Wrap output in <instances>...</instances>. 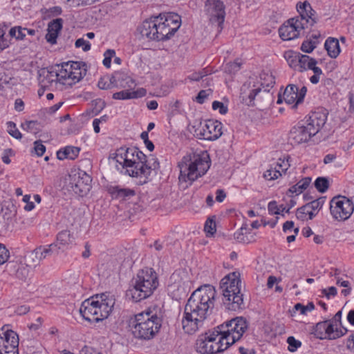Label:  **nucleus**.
Here are the masks:
<instances>
[{"mask_svg":"<svg viewBox=\"0 0 354 354\" xmlns=\"http://www.w3.org/2000/svg\"><path fill=\"white\" fill-rule=\"evenodd\" d=\"M277 167H280L281 171L285 173L290 167L289 157L286 159L279 158L277 162Z\"/></svg>","mask_w":354,"mask_h":354,"instance_id":"nucleus-49","label":"nucleus"},{"mask_svg":"<svg viewBox=\"0 0 354 354\" xmlns=\"http://www.w3.org/2000/svg\"><path fill=\"white\" fill-rule=\"evenodd\" d=\"M9 257V251L3 244L0 243V265L6 262L8 260Z\"/></svg>","mask_w":354,"mask_h":354,"instance_id":"nucleus-46","label":"nucleus"},{"mask_svg":"<svg viewBox=\"0 0 354 354\" xmlns=\"http://www.w3.org/2000/svg\"><path fill=\"white\" fill-rule=\"evenodd\" d=\"M330 210L335 219L338 221H345L353 214L354 205L348 198L342 196H338L334 197L330 201Z\"/></svg>","mask_w":354,"mask_h":354,"instance_id":"nucleus-13","label":"nucleus"},{"mask_svg":"<svg viewBox=\"0 0 354 354\" xmlns=\"http://www.w3.org/2000/svg\"><path fill=\"white\" fill-rule=\"evenodd\" d=\"M80 152V148L75 147H66L63 150H59L57 153V158L64 160L68 158L70 160L75 159Z\"/></svg>","mask_w":354,"mask_h":354,"instance_id":"nucleus-31","label":"nucleus"},{"mask_svg":"<svg viewBox=\"0 0 354 354\" xmlns=\"http://www.w3.org/2000/svg\"><path fill=\"white\" fill-rule=\"evenodd\" d=\"M114 304L115 299L112 295H96L82 303L80 313L86 321L98 322L109 317Z\"/></svg>","mask_w":354,"mask_h":354,"instance_id":"nucleus-5","label":"nucleus"},{"mask_svg":"<svg viewBox=\"0 0 354 354\" xmlns=\"http://www.w3.org/2000/svg\"><path fill=\"white\" fill-rule=\"evenodd\" d=\"M75 241L73 234L68 230H63L60 232L57 236V242L55 244L57 245V250H64L65 248L72 245Z\"/></svg>","mask_w":354,"mask_h":354,"instance_id":"nucleus-27","label":"nucleus"},{"mask_svg":"<svg viewBox=\"0 0 354 354\" xmlns=\"http://www.w3.org/2000/svg\"><path fill=\"white\" fill-rule=\"evenodd\" d=\"M114 159L118 169L129 176L139 179L140 184L146 183L153 170L158 168L159 163L153 156L147 158L136 147H121L116 151Z\"/></svg>","mask_w":354,"mask_h":354,"instance_id":"nucleus-2","label":"nucleus"},{"mask_svg":"<svg viewBox=\"0 0 354 354\" xmlns=\"http://www.w3.org/2000/svg\"><path fill=\"white\" fill-rule=\"evenodd\" d=\"M56 73L58 82L69 86L78 82L85 74L80 69V63L77 62L63 64Z\"/></svg>","mask_w":354,"mask_h":354,"instance_id":"nucleus-11","label":"nucleus"},{"mask_svg":"<svg viewBox=\"0 0 354 354\" xmlns=\"http://www.w3.org/2000/svg\"><path fill=\"white\" fill-rule=\"evenodd\" d=\"M268 211L270 214H279V207H278L275 201H271L268 204Z\"/></svg>","mask_w":354,"mask_h":354,"instance_id":"nucleus-54","label":"nucleus"},{"mask_svg":"<svg viewBox=\"0 0 354 354\" xmlns=\"http://www.w3.org/2000/svg\"><path fill=\"white\" fill-rule=\"evenodd\" d=\"M22 129L32 133H37L39 129V124L37 121H27L21 124Z\"/></svg>","mask_w":354,"mask_h":354,"instance_id":"nucleus-37","label":"nucleus"},{"mask_svg":"<svg viewBox=\"0 0 354 354\" xmlns=\"http://www.w3.org/2000/svg\"><path fill=\"white\" fill-rule=\"evenodd\" d=\"M243 228L241 227V232H238V233H236L234 234V237L235 239L239 241V242H241V243H248V240L245 238V236H243Z\"/></svg>","mask_w":354,"mask_h":354,"instance_id":"nucleus-57","label":"nucleus"},{"mask_svg":"<svg viewBox=\"0 0 354 354\" xmlns=\"http://www.w3.org/2000/svg\"><path fill=\"white\" fill-rule=\"evenodd\" d=\"M347 319L351 324L354 326V310L349 311L347 315Z\"/></svg>","mask_w":354,"mask_h":354,"instance_id":"nucleus-64","label":"nucleus"},{"mask_svg":"<svg viewBox=\"0 0 354 354\" xmlns=\"http://www.w3.org/2000/svg\"><path fill=\"white\" fill-rule=\"evenodd\" d=\"M26 32L27 28H22L21 26H15L10 28L9 34L17 40H23L26 35Z\"/></svg>","mask_w":354,"mask_h":354,"instance_id":"nucleus-34","label":"nucleus"},{"mask_svg":"<svg viewBox=\"0 0 354 354\" xmlns=\"http://www.w3.org/2000/svg\"><path fill=\"white\" fill-rule=\"evenodd\" d=\"M97 85L100 89H109L111 88V84L105 82L104 79L103 78L100 80Z\"/></svg>","mask_w":354,"mask_h":354,"instance_id":"nucleus-60","label":"nucleus"},{"mask_svg":"<svg viewBox=\"0 0 354 354\" xmlns=\"http://www.w3.org/2000/svg\"><path fill=\"white\" fill-rule=\"evenodd\" d=\"M179 180L192 183L206 174L210 167V159L207 151L189 154L179 163Z\"/></svg>","mask_w":354,"mask_h":354,"instance_id":"nucleus-6","label":"nucleus"},{"mask_svg":"<svg viewBox=\"0 0 354 354\" xmlns=\"http://www.w3.org/2000/svg\"><path fill=\"white\" fill-rule=\"evenodd\" d=\"M8 133L16 139H21L22 137L21 133L17 129L16 124L13 122H8Z\"/></svg>","mask_w":354,"mask_h":354,"instance_id":"nucleus-42","label":"nucleus"},{"mask_svg":"<svg viewBox=\"0 0 354 354\" xmlns=\"http://www.w3.org/2000/svg\"><path fill=\"white\" fill-rule=\"evenodd\" d=\"M190 285L191 281L185 271H176L170 277L169 286L174 292L177 291L179 295H185L189 290Z\"/></svg>","mask_w":354,"mask_h":354,"instance_id":"nucleus-19","label":"nucleus"},{"mask_svg":"<svg viewBox=\"0 0 354 354\" xmlns=\"http://www.w3.org/2000/svg\"><path fill=\"white\" fill-rule=\"evenodd\" d=\"M310 182H311V178H310V177H306V178H302L301 180H299L297 183V186H298L299 189H300L299 191L303 192L304 190L307 189V187L309 186Z\"/></svg>","mask_w":354,"mask_h":354,"instance_id":"nucleus-52","label":"nucleus"},{"mask_svg":"<svg viewBox=\"0 0 354 354\" xmlns=\"http://www.w3.org/2000/svg\"><path fill=\"white\" fill-rule=\"evenodd\" d=\"M324 203V199L323 198H319L304 205L303 210L310 209V211L317 214L318 211L322 207Z\"/></svg>","mask_w":354,"mask_h":354,"instance_id":"nucleus-36","label":"nucleus"},{"mask_svg":"<svg viewBox=\"0 0 354 354\" xmlns=\"http://www.w3.org/2000/svg\"><path fill=\"white\" fill-rule=\"evenodd\" d=\"M28 274V270L26 268L22 266L17 270V275L19 278L24 279L26 278V274Z\"/></svg>","mask_w":354,"mask_h":354,"instance_id":"nucleus-59","label":"nucleus"},{"mask_svg":"<svg viewBox=\"0 0 354 354\" xmlns=\"http://www.w3.org/2000/svg\"><path fill=\"white\" fill-rule=\"evenodd\" d=\"M315 308V306L313 303H308L306 306H304L300 303L296 304L292 310H290V313L292 316H294V314L297 311H299L301 315H306L307 311H311Z\"/></svg>","mask_w":354,"mask_h":354,"instance_id":"nucleus-35","label":"nucleus"},{"mask_svg":"<svg viewBox=\"0 0 354 354\" xmlns=\"http://www.w3.org/2000/svg\"><path fill=\"white\" fill-rule=\"evenodd\" d=\"M204 230L207 234L213 235L216 232V223L214 220L208 218L205 224Z\"/></svg>","mask_w":354,"mask_h":354,"instance_id":"nucleus-44","label":"nucleus"},{"mask_svg":"<svg viewBox=\"0 0 354 354\" xmlns=\"http://www.w3.org/2000/svg\"><path fill=\"white\" fill-rule=\"evenodd\" d=\"M304 206L299 207L297 210L296 216L297 217L302 221L307 219V215H308L309 219H313V218L316 215V213L310 211V209H307L305 210H303Z\"/></svg>","mask_w":354,"mask_h":354,"instance_id":"nucleus-40","label":"nucleus"},{"mask_svg":"<svg viewBox=\"0 0 354 354\" xmlns=\"http://www.w3.org/2000/svg\"><path fill=\"white\" fill-rule=\"evenodd\" d=\"M38 81L43 88H48L57 80L56 71H49L46 68H41L38 71Z\"/></svg>","mask_w":354,"mask_h":354,"instance_id":"nucleus-26","label":"nucleus"},{"mask_svg":"<svg viewBox=\"0 0 354 354\" xmlns=\"http://www.w3.org/2000/svg\"><path fill=\"white\" fill-rule=\"evenodd\" d=\"M204 10L209 22L217 26L218 31H221L225 16L223 3L220 0H207Z\"/></svg>","mask_w":354,"mask_h":354,"instance_id":"nucleus-14","label":"nucleus"},{"mask_svg":"<svg viewBox=\"0 0 354 354\" xmlns=\"http://www.w3.org/2000/svg\"><path fill=\"white\" fill-rule=\"evenodd\" d=\"M297 8L299 15L291 19H298L301 24H304V29L308 28V26H313L317 23V19L314 17L315 12L308 2L297 3Z\"/></svg>","mask_w":354,"mask_h":354,"instance_id":"nucleus-20","label":"nucleus"},{"mask_svg":"<svg viewBox=\"0 0 354 354\" xmlns=\"http://www.w3.org/2000/svg\"><path fill=\"white\" fill-rule=\"evenodd\" d=\"M281 176V171L277 169V167H270V168L267 169L263 174V177L268 180L277 179Z\"/></svg>","mask_w":354,"mask_h":354,"instance_id":"nucleus-41","label":"nucleus"},{"mask_svg":"<svg viewBox=\"0 0 354 354\" xmlns=\"http://www.w3.org/2000/svg\"><path fill=\"white\" fill-rule=\"evenodd\" d=\"M146 93L147 91L143 88H140L138 90L133 91H131L129 90H124L115 93L113 95V98L115 100L136 99L145 96Z\"/></svg>","mask_w":354,"mask_h":354,"instance_id":"nucleus-28","label":"nucleus"},{"mask_svg":"<svg viewBox=\"0 0 354 354\" xmlns=\"http://www.w3.org/2000/svg\"><path fill=\"white\" fill-rule=\"evenodd\" d=\"M336 284L344 288H348L350 282L348 281L343 280L340 277H337Z\"/></svg>","mask_w":354,"mask_h":354,"instance_id":"nucleus-63","label":"nucleus"},{"mask_svg":"<svg viewBox=\"0 0 354 354\" xmlns=\"http://www.w3.org/2000/svg\"><path fill=\"white\" fill-rule=\"evenodd\" d=\"M317 327L325 331V339H335L342 337L347 332V329L344 327L338 328V324L330 321H326L317 324Z\"/></svg>","mask_w":354,"mask_h":354,"instance_id":"nucleus-22","label":"nucleus"},{"mask_svg":"<svg viewBox=\"0 0 354 354\" xmlns=\"http://www.w3.org/2000/svg\"><path fill=\"white\" fill-rule=\"evenodd\" d=\"M115 51L113 50L109 49L104 53V59L103 60V64L109 68L111 66V58L115 55Z\"/></svg>","mask_w":354,"mask_h":354,"instance_id":"nucleus-48","label":"nucleus"},{"mask_svg":"<svg viewBox=\"0 0 354 354\" xmlns=\"http://www.w3.org/2000/svg\"><path fill=\"white\" fill-rule=\"evenodd\" d=\"M299 56V53H296L293 51H288L286 52L284 54V57L287 60L289 66L296 71L297 67H298Z\"/></svg>","mask_w":354,"mask_h":354,"instance_id":"nucleus-32","label":"nucleus"},{"mask_svg":"<svg viewBox=\"0 0 354 354\" xmlns=\"http://www.w3.org/2000/svg\"><path fill=\"white\" fill-rule=\"evenodd\" d=\"M5 30L0 26V50H2L9 46L8 41L4 38Z\"/></svg>","mask_w":354,"mask_h":354,"instance_id":"nucleus-53","label":"nucleus"},{"mask_svg":"<svg viewBox=\"0 0 354 354\" xmlns=\"http://www.w3.org/2000/svg\"><path fill=\"white\" fill-rule=\"evenodd\" d=\"M57 245L52 243L47 246H40L36 248L31 254L33 257V261L39 263L41 260L46 259L47 257L50 256L53 253H58Z\"/></svg>","mask_w":354,"mask_h":354,"instance_id":"nucleus-24","label":"nucleus"},{"mask_svg":"<svg viewBox=\"0 0 354 354\" xmlns=\"http://www.w3.org/2000/svg\"><path fill=\"white\" fill-rule=\"evenodd\" d=\"M63 20L58 18L53 20L48 24V32L46 35V39L48 42L55 44L57 42V37L62 28Z\"/></svg>","mask_w":354,"mask_h":354,"instance_id":"nucleus-25","label":"nucleus"},{"mask_svg":"<svg viewBox=\"0 0 354 354\" xmlns=\"http://www.w3.org/2000/svg\"><path fill=\"white\" fill-rule=\"evenodd\" d=\"M207 73L203 71L198 73H194L189 76V79L192 81H199L203 77L206 76Z\"/></svg>","mask_w":354,"mask_h":354,"instance_id":"nucleus-56","label":"nucleus"},{"mask_svg":"<svg viewBox=\"0 0 354 354\" xmlns=\"http://www.w3.org/2000/svg\"><path fill=\"white\" fill-rule=\"evenodd\" d=\"M76 48H82L84 51H88L91 48V44L88 41H86L83 38H80L75 41Z\"/></svg>","mask_w":354,"mask_h":354,"instance_id":"nucleus-47","label":"nucleus"},{"mask_svg":"<svg viewBox=\"0 0 354 354\" xmlns=\"http://www.w3.org/2000/svg\"><path fill=\"white\" fill-rule=\"evenodd\" d=\"M322 292L328 299H329L330 296H335L337 291L335 287L331 286L328 289H324Z\"/></svg>","mask_w":354,"mask_h":354,"instance_id":"nucleus-55","label":"nucleus"},{"mask_svg":"<svg viewBox=\"0 0 354 354\" xmlns=\"http://www.w3.org/2000/svg\"><path fill=\"white\" fill-rule=\"evenodd\" d=\"M315 134L307 125L294 127L289 134L292 143L301 144L308 142Z\"/></svg>","mask_w":354,"mask_h":354,"instance_id":"nucleus-21","label":"nucleus"},{"mask_svg":"<svg viewBox=\"0 0 354 354\" xmlns=\"http://www.w3.org/2000/svg\"><path fill=\"white\" fill-rule=\"evenodd\" d=\"M297 91L298 88L295 85L289 84L287 86L283 94V99L286 103L294 104V106L299 104Z\"/></svg>","mask_w":354,"mask_h":354,"instance_id":"nucleus-30","label":"nucleus"},{"mask_svg":"<svg viewBox=\"0 0 354 354\" xmlns=\"http://www.w3.org/2000/svg\"><path fill=\"white\" fill-rule=\"evenodd\" d=\"M212 93L211 89L201 90L196 97V101L199 104H203Z\"/></svg>","mask_w":354,"mask_h":354,"instance_id":"nucleus-45","label":"nucleus"},{"mask_svg":"<svg viewBox=\"0 0 354 354\" xmlns=\"http://www.w3.org/2000/svg\"><path fill=\"white\" fill-rule=\"evenodd\" d=\"M156 272L149 268L140 270L132 280V287L128 290L127 295L131 296L135 302L150 297L158 286Z\"/></svg>","mask_w":354,"mask_h":354,"instance_id":"nucleus-7","label":"nucleus"},{"mask_svg":"<svg viewBox=\"0 0 354 354\" xmlns=\"http://www.w3.org/2000/svg\"><path fill=\"white\" fill-rule=\"evenodd\" d=\"M15 109L17 111H22L24 109V103L21 99H17L15 102Z\"/></svg>","mask_w":354,"mask_h":354,"instance_id":"nucleus-58","label":"nucleus"},{"mask_svg":"<svg viewBox=\"0 0 354 354\" xmlns=\"http://www.w3.org/2000/svg\"><path fill=\"white\" fill-rule=\"evenodd\" d=\"M317 62L315 59L299 53L297 71L300 73L307 70L313 71L314 75L310 77V82L313 84H316L319 82L321 77L324 75L322 70L317 66Z\"/></svg>","mask_w":354,"mask_h":354,"instance_id":"nucleus-16","label":"nucleus"},{"mask_svg":"<svg viewBox=\"0 0 354 354\" xmlns=\"http://www.w3.org/2000/svg\"><path fill=\"white\" fill-rule=\"evenodd\" d=\"M227 330H220L221 335L225 341L226 347L238 341L247 329L246 321L242 317H236L226 322Z\"/></svg>","mask_w":354,"mask_h":354,"instance_id":"nucleus-12","label":"nucleus"},{"mask_svg":"<svg viewBox=\"0 0 354 354\" xmlns=\"http://www.w3.org/2000/svg\"><path fill=\"white\" fill-rule=\"evenodd\" d=\"M324 48L331 58L337 57L341 52L339 40L334 37H328L326 40Z\"/></svg>","mask_w":354,"mask_h":354,"instance_id":"nucleus-29","label":"nucleus"},{"mask_svg":"<svg viewBox=\"0 0 354 354\" xmlns=\"http://www.w3.org/2000/svg\"><path fill=\"white\" fill-rule=\"evenodd\" d=\"M275 84V77L271 72H263L260 75V81L250 79L241 88V98L248 106L254 105L256 97L265 95L270 97L269 88Z\"/></svg>","mask_w":354,"mask_h":354,"instance_id":"nucleus-8","label":"nucleus"},{"mask_svg":"<svg viewBox=\"0 0 354 354\" xmlns=\"http://www.w3.org/2000/svg\"><path fill=\"white\" fill-rule=\"evenodd\" d=\"M34 145H35L34 149H35V153L38 156H41L46 151L45 146L41 143V142L40 140L35 141L34 142Z\"/></svg>","mask_w":354,"mask_h":354,"instance_id":"nucleus-50","label":"nucleus"},{"mask_svg":"<svg viewBox=\"0 0 354 354\" xmlns=\"http://www.w3.org/2000/svg\"><path fill=\"white\" fill-rule=\"evenodd\" d=\"M212 109L214 110L218 109L219 113L223 115L227 112V107L225 106L223 103L218 101H214L212 103Z\"/></svg>","mask_w":354,"mask_h":354,"instance_id":"nucleus-51","label":"nucleus"},{"mask_svg":"<svg viewBox=\"0 0 354 354\" xmlns=\"http://www.w3.org/2000/svg\"><path fill=\"white\" fill-rule=\"evenodd\" d=\"M227 348L218 330L199 337L196 343V350L201 354H216L224 351Z\"/></svg>","mask_w":354,"mask_h":354,"instance_id":"nucleus-10","label":"nucleus"},{"mask_svg":"<svg viewBox=\"0 0 354 354\" xmlns=\"http://www.w3.org/2000/svg\"><path fill=\"white\" fill-rule=\"evenodd\" d=\"M306 91H307V88L306 86H303L300 91H297V95H298V102L300 103L301 102L303 101V99L304 97V96L306 95Z\"/></svg>","mask_w":354,"mask_h":354,"instance_id":"nucleus-61","label":"nucleus"},{"mask_svg":"<svg viewBox=\"0 0 354 354\" xmlns=\"http://www.w3.org/2000/svg\"><path fill=\"white\" fill-rule=\"evenodd\" d=\"M287 343L288 344V351L290 352L296 351L301 346V342L292 336L288 337Z\"/></svg>","mask_w":354,"mask_h":354,"instance_id":"nucleus-43","label":"nucleus"},{"mask_svg":"<svg viewBox=\"0 0 354 354\" xmlns=\"http://www.w3.org/2000/svg\"><path fill=\"white\" fill-rule=\"evenodd\" d=\"M225 197H226V195L222 189H218L216 191V200L217 201L222 202L225 199Z\"/></svg>","mask_w":354,"mask_h":354,"instance_id":"nucleus-62","label":"nucleus"},{"mask_svg":"<svg viewBox=\"0 0 354 354\" xmlns=\"http://www.w3.org/2000/svg\"><path fill=\"white\" fill-rule=\"evenodd\" d=\"M328 180L324 177H319L315 181V187L322 193L325 192L328 189Z\"/></svg>","mask_w":354,"mask_h":354,"instance_id":"nucleus-39","label":"nucleus"},{"mask_svg":"<svg viewBox=\"0 0 354 354\" xmlns=\"http://www.w3.org/2000/svg\"><path fill=\"white\" fill-rule=\"evenodd\" d=\"M69 185L71 190L80 196L86 194L91 188V177L85 172H80L70 176Z\"/></svg>","mask_w":354,"mask_h":354,"instance_id":"nucleus-17","label":"nucleus"},{"mask_svg":"<svg viewBox=\"0 0 354 354\" xmlns=\"http://www.w3.org/2000/svg\"><path fill=\"white\" fill-rule=\"evenodd\" d=\"M162 318L151 308L135 315L129 319L130 330L136 339L150 340L159 332Z\"/></svg>","mask_w":354,"mask_h":354,"instance_id":"nucleus-4","label":"nucleus"},{"mask_svg":"<svg viewBox=\"0 0 354 354\" xmlns=\"http://www.w3.org/2000/svg\"><path fill=\"white\" fill-rule=\"evenodd\" d=\"M112 194L115 195L117 198H122L124 199L127 197L133 196L135 195V192L130 189H122L118 187H113Z\"/></svg>","mask_w":354,"mask_h":354,"instance_id":"nucleus-33","label":"nucleus"},{"mask_svg":"<svg viewBox=\"0 0 354 354\" xmlns=\"http://www.w3.org/2000/svg\"><path fill=\"white\" fill-rule=\"evenodd\" d=\"M304 30V24L298 19H289L279 28V34L283 40L289 41L297 38Z\"/></svg>","mask_w":354,"mask_h":354,"instance_id":"nucleus-18","label":"nucleus"},{"mask_svg":"<svg viewBox=\"0 0 354 354\" xmlns=\"http://www.w3.org/2000/svg\"><path fill=\"white\" fill-rule=\"evenodd\" d=\"M319 41L308 39L303 41L301 45V50L306 53H310L317 47Z\"/></svg>","mask_w":354,"mask_h":354,"instance_id":"nucleus-38","label":"nucleus"},{"mask_svg":"<svg viewBox=\"0 0 354 354\" xmlns=\"http://www.w3.org/2000/svg\"><path fill=\"white\" fill-rule=\"evenodd\" d=\"M223 125L218 120H209L200 124V128L196 130L200 139L216 140L223 134Z\"/></svg>","mask_w":354,"mask_h":354,"instance_id":"nucleus-15","label":"nucleus"},{"mask_svg":"<svg viewBox=\"0 0 354 354\" xmlns=\"http://www.w3.org/2000/svg\"><path fill=\"white\" fill-rule=\"evenodd\" d=\"M216 291L206 284L198 288L188 299L184 308L182 327L187 334H194L204 325L214 307Z\"/></svg>","mask_w":354,"mask_h":354,"instance_id":"nucleus-1","label":"nucleus"},{"mask_svg":"<svg viewBox=\"0 0 354 354\" xmlns=\"http://www.w3.org/2000/svg\"><path fill=\"white\" fill-rule=\"evenodd\" d=\"M223 303L227 310L236 311L243 308V295L241 292L239 274L232 272L223 277L220 283Z\"/></svg>","mask_w":354,"mask_h":354,"instance_id":"nucleus-9","label":"nucleus"},{"mask_svg":"<svg viewBox=\"0 0 354 354\" xmlns=\"http://www.w3.org/2000/svg\"><path fill=\"white\" fill-rule=\"evenodd\" d=\"M326 118L323 111H314L310 113L306 125L316 135L326 123Z\"/></svg>","mask_w":354,"mask_h":354,"instance_id":"nucleus-23","label":"nucleus"},{"mask_svg":"<svg viewBox=\"0 0 354 354\" xmlns=\"http://www.w3.org/2000/svg\"><path fill=\"white\" fill-rule=\"evenodd\" d=\"M181 24L180 17L174 12L160 14L149 20H145L138 28L143 37L153 41L170 39Z\"/></svg>","mask_w":354,"mask_h":354,"instance_id":"nucleus-3","label":"nucleus"}]
</instances>
